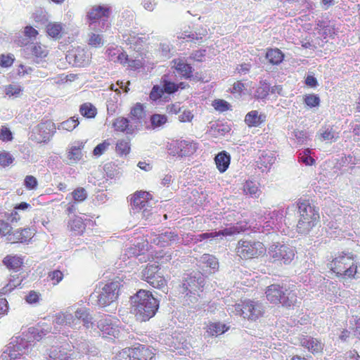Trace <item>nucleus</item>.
I'll return each mask as SVG.
<instances>
[{"mask_svg":"<svg viewBox=\"0 0 360 360\" xmlns=\"http://www.w3.org/2000/svg\"><path fill=\"white\" fill-rule=\"evenodd\" d=\"M204 278L199 274H195L194 276H188L183 281L182 288L187 291L186 296L192 297L191 301L193 302L197 301V297L195 296L201 291V288L204 285Z\"/></svg>","mask_w":360,"mask_h":360,"instance_id":"nucleus-12","label":"nucleus"},{"mask_svg":"<svg viewBox=\"0 0 360 360\" xmlns=\"http://www.w3.org/2000/svg\"><path fill=\"white\" fill-rule=\"evenodd\" d=\"M112 126L115 131L124 132L126 134H132L127 117H120L116 118L112 123Z\"/></svg>","mask_w":360,"mask_h":360,"instance_id":"nucleus-30","label":"nucleus"},{"mask_svg":"<svg viewBox=\"0 0 360 360\" xmlns=\"http://www.w3.org/2000/svg\"><path fill=\"white\" fill-rule=\"evenodd\" d=\"M152 199V195L146 191H137L131 198V205L133 213H139L143 207L149 205V200Z\"/></svg>","mask_w":360,"mask_h":360,"instance_id":"nucleus-17","label":"nucleus"},{"mask_svg":"<svg viewBox=\"0 0 360 360\" xmlns=\"http://www.w3.org/2000/svg\"><path fill=\"white\" fill-rule=\"evenodd\" d=\"M310 150L306 149L300 154V161L304 163L306 165H311L314 162V160L309 155Z\"/></svg>","mask_w":360,"mask_h":360,"instance_id":"nucleus-60","label":"nucleus"},{"mask_svg":"<svg viewBox=\"0 0 360 360\" xmlns=\"http://www.w3.org/2000/svg\"><path fill=\"white\" fill-rule=\"evenodd\" d=\"M79 122L78 120V117H72L61 123H60L58 126V129L65 130L68 131H72L76 127L78 126Z\"/></svg>","mask_w":360,"mask_h":360,"instance_id":"nucleus-40","label":"nucleus"},{"mask_svg":"<svg viewBox=\"0 0 360 360\" xmlns=\"http://www.w3.org/2000/svg\"><path fill=\"white\" fill-rule=\"evenodd\" d=\"M296 207L299 213L297 231L301 234H307L319 221V208L306 199H299Z\"/></svg>","mask_w":360,"mask_h":360,"instance_id":"nucleus-2","label":"nucleus"},{"mask_svg":"<svg viewBox=\"0 0 360 360\" xmlns=\"http://www.w3.org/2000/svg\"><path fill=\"white\" fill-rule=\"evenodd\" d=\"M163 94L164 91H162V87L158 85H155L150 93L149 97L152 101H155L160 98Z\"/></svg>","mask_w":360,"mask_h":360,"instance_id":"nucleus-58","label":"nucleus"},{"mask_svg":"<svg viewBox=\"0 0 360 360\" xmlns=\"http://www.w3.org/2000/svg\"><path fill=\"white\" fill-rule=\"evenodd\" d=\"M304 101L307 105L310 108L316 107L319 105L320 98L318 96L314 94L306 95Z\"/></svg>","mask_w":360,"mask_h":360,"instance_id":"nucleus-55","label":"nucleus"},{"mask_svg":"<svg viewBox=\"0 0 360 360\" xmlns=\"http://www.w3.org/2000/svg\"><path fill=\"white\" fill-rule=\"evenodd\" d=\"M80 113L85 117L93 118L97 113L96 108L91 103L82 104L79 108Z\"/></svg>","mask_w":360,"mask_h":360,"instance_id":"nucleus-41","label":"nucleus"},{"mask_svg":"<svg viewBox=\"0 0 360 360\" xmlns=\"http://www.w3.org/2000/svg\"><path fill=\"white\" fill-rule=\"evenodd\" d=\"M63 26L60 23L51 22L46 26L48 34L52 37H59L62 31Z\"/></svg>","mask_w":360,"mask_h":360,"instance_id":"nucleus-44","label":"nucleus"},{"mask_svg":"<svg viewBox=\"0 0 360 360\" xmlns=\"http://www.w3.org/2000/svg\"><path fill=\"white\" fill-rule=\"evenodd\" d=\"M129 116L146 122V113L143 104L137 103L131 108Z\"/></svg>","mask_w":360,"mask_h":360,"instance_id":"nucleus-37","label":"nucleus"},{"mask_svg":"<svg viewBox=\"0 0 360 360\" xmlns=\"http://www.w3.org/2000/svg\"><path fill=\"white\" fill-rule=\"evenodd\" d=\"M228 328H229L226 327L225 324L219 322H215L207 326V332L212 336H217L223 334L228 330Z\"/></svg>","mask_w":360,"mask_h":360,"instance_id":"nucleus-38","label":"nucleus"},{"mask_svg":"<svg viewBox=\"0 0 360 360\" xmlns=\"http://www.w3.org/2000/svg\"><path fill=\"white\" fill-rule=\"evenodd\" d=\"M130 145L128 141L121 140L116 145V151L120 155H127L129 153Z\"/></svg>","mask_w":360,"mask_h":360,"instance_id":"nucleus-52","label":"nucleus"},{"mask_svg":"<svg viewBox=\"0 0 360 360\" xmlns=\"http://www.w3.org/2000/svg\"><path fill=\"white\" fill-rule=\"evenodd\" d=\"M83 142H77L72 146L67 153L69 165H73L79 161L82 158V149L84 148Z\"/></svg>","mask_w":360,"mask_h":360,"instance_id":"nucleus-23","label":"nucleus"},{"mask_svg":"<svg viewBox=\"0 0 360 360\" xmlns=\"http://www.w3.org/2000/svg\"><path fill=\"white\" fill-rule=\"evenodd\" d=\"M172 63H174L173 67L178 73L186 79L192 77L193 68L189 64L179 58L174 60Z\"/></svg>","mask_w":360,"mask_h":360,"instance_id":"nucleus-25","label":"nucleus"},{"mask_svg":"<svg viewBox=\"0 0 360 360\" xmlns=\"http://www.w3.org/2000/svg\"><path fill=\"white\" fill-rule=\"evenodd\" d=\"M13 228L11 224L6 220L0 219V235L2 236H6L11 235V231Z\"/></svg>","mask_w":360,"mask_h":360,"instance_id":"nucleus-49","label":"nucleus"},{"mask_svg":"<svg viewBox=\"0 0 360 360\" xmlns=\"http://www.w3.org/2000/svg\"><path fill=\"white\" fill-rule=\"evenodd\" d=\"M24 185L27 188L30 190H34L37 188L38 181L34 176L32 175H28L26 176V177L25 178Z\"/></svg>","mask_w":360,"mask_h":360,"instance_id":"nucleus-57","label":"nucleus"},{"mask_svg":"<svg viewBox=\"0 0 360 360\" xmlns=\"http://www.w3.org/2000/svg\"><path fill=\"white\" fill-rule=\"evenodd\" d=\"M283 53L278 49H271L267 51L266 58L273 65H278L283 60Z\"/></svg>","mask_w":360,"mask_h":360,"instance_id":"nucleus-34","label":"nucleus"},{"mask_svg":"<svg viewBox=\"0 0 360 360\" xmlns=\"http://www.w3.org/2000/svg\"><path fill=\"white\" fill-rule=\"evenodd\" d=\"M129 348H125L116 355V360H130Z\"/></svg>","mask_w":360,"mask_h":360,"instance_id":"nucleus-64","label":"nucleus"},{"mask_svg":"<svg viewBox=\"0 0 360 360\" xmlns=\"http://www.w3.org/2000/svg\"><path fill=\"white\" fill-rule=\"evenodd\" d=\"M131 311L139 321H146L153 317L159 307V302L151 292L140 290L131 297Z\"/></svg>","mask_w":360,"mask_h":360,"instance_id":"nucleus-1","label":"nucleus"},{"mask_svg":"<svg viewBox=\"0 0 360 360\" xmlns=\"http://www.w3.org/2000/svg\"><path fill=\"white\" fill-rule=\"evenodd\" d=\"M31 233L30 229H18L11 233V235L6 238V240L12 243H25L31 238Z\"/></svg>","mask_w":360,"mask_h":360,"instance_id":"nucleus-24","label":"nucleus"},{"mask_svg":"<svg viewBox=\"0 0 360 360\" xmlns=\"http://www.w3.org/2000/svg\"><path fill=\"white\" fill-rule=\"evenodd\" d=\"M158 240V244L161 246L169 245L172 243L176 242L179 240L177 233L172 231H166L162 233L157 238Z\"/></svg>","mask_w":360,"mask_h":360,"instance_id":"nucleus-28","label":"nucleus"},{"mask_svg":"<svg viewBox=\"0 0 360 360\" xmlns=\"http://www.w3.org/2000/svg\"><path fill=\"white\" fill-rule=\"evenodd\" d=\"M300 342L302 347H306L312 353H318L323 349V344L316 338L308 336H302Z\"/></svg>","mask_w":360,"mask_h":360,"instance_id":"nucleus-22","label":"nucleus"},{"mask_svg":"<svg viewBox=\"0 0 360 360\" xmlns=\"http://www.w3.org/2000/svg\"><path fill=\"white\" fill-rule=\"evenodd\" d=\"M142 279L155 288H166L167 281L157 264H148L141 272Z\"/></svg>","mask_w":360,"mask_h":360,"instance_id":"nucleus-7","label":"nucleus"},{"mask_svg":"<svg viewBox=\"0 0 360 360\" xmlns=\"http://www.w3.org/2000/svg\"><path fill=\"white\" fill-rule=\"evenodd\" d=\"M32 350V344L26 339L17 337L8 344L7 349L2 353V360H25L27 355Z\"/></svg>","mask_w":360,"mask_h":360,"instance_id":"nucleus-6","label":"nucleus"},{"mask_svg":"<svg viewBox=\"0 0 360 360\" xmlns=\"http://www.w3.org/2000/svg\"><path fill=\"white\" fill-rule=\"evenodd\" d=\"M111 8L108 5L94 6L87 13L86 19L90 29L95 32H102L109 27L108 18Z\"/></svg>","mask_w":360,"mask_h":360,"instance_id":"nucleus-3","label":"nucleus"},{"mask_svg":"<svg viewBox=\"0 0 360 360\" xmlns=\"http://www.w3.org/2000/svg\"><path fill=\"white\" fill-rule=\"evenodd\" d=\"M68 226L75 235H81L85 230L86 225L82 217L76 216L70 221Z\"/></svg>","mask_w":360,"mask_h":360,"instance_id":"nucleus-32","label":"nucleus"},{"mask_svg":"<svg viewBox=\"0 0 360 360\" xmlns=\"http://www.w3.org/2000/svg\"><path fill=\"white\" fill-rule=\"evenodd\" d=\"M200 262L205 264L212 269H217L219 267V263L217 258L209 254H204L200 257Z\"/></svg>","mask_w":360,"mask_h":360,"instance_id":"nucleus-42","label":"nucleus"},{"mask_svg":"<svg viewBox=\"0 0 360 360\" xmlns=\"http://www.w3.org/2000/svg\"><path fill=\"white\" fill-rule=\"evenodd\" d=\"M245 121L249 126L257 127L264 120L262 119V116L258 115L257 111L252 110L246 115Z\"/></svg>","mask_w":360,"mask_h":360,"instance_id":"nucleus-39","label":"nucleus"},{"mask_svg":"<svg viewBox=\"0 0 360 360\" xmlns=\"http://www.w3.org/2000/svg\"><path fill=\"white\" fill-rule=\"evenodd\" d=\"M3 263L8 269L18 270L23 264V259L18 255H7L4 258Z\"/></svg>","mask_w":360,"mask_h":360,"instance_id":"nucleus-29","label":"nucleus"},{"mask_svg":"<svg viewBox=\"0 0 360 360\" xmlns=\"http://www.w3.org/2000/svg\"><path fill=\"white\" fill-rule=\"evenodd\" d=\"M332 263L338 273L343 272L345 275L353 276L356 272V266L353 264L351 257L345 255H340L336 257Z\"/></svg>","mask_w":360,"mask_h":360,"instance_id":"nucleus-15","label":"nucleus"},{"mask_svg":"<svg viewBox=\"0 0 360 360\" xmlns=\"http://www.w3.org/2000/svg\"><path fill=\"white\" fill-rule=\"evenodd\" d=\"M321 136L325 141L336 140L338 138V134L330 126L323 127Z\"/></svg>","mask_w":360,"mask_h":360,"instance_id":"nucleus-43","label":"nucleus"},{"mask_svg":"<svg viewBox=\"0 0 360 360\" xmlns=\"http://www.w3.org/2000/svg\"><path fill=\"white\" fill-rule=\"evenodd\" d=\"M243 193L252 198H258L261 193L258 185L256 182L246 181L243 186Z\"/></svg>","mask_w":360,"mask_h":360,"instance_id":"nucleus-31","label":"nucleus"},{"mask_svg":"<svg viewBox=\"0 0 360 360\" xmlns=\"http://www.w3.org/2000/svg\"><path fill=\"white\" fill-rule=\"evenodd\" d=\"M167 122V117L165 115L154 114L150 117V122L153 128L162 126Z\"/></svg>","mask_w":360,"mask_h":360,"instance_id":"nucleus-45","label":"nucleus"},{"mask_svg":"<svg viewBox=\"0 0 360 360\" xmlns=\"http://www.w3.org/2000/svg\"><path fill=\"white\" fill-rule=\"evenodd\" d=\"M127 118L129 123V129H131L130 130L131 131L132 134L140 130L146 122L141 120H136V118H134L131 116H129Z\"/></svg>","mask_w":360,"mask_h":360,"instance_id":"nucleus-46","label":"nucleus"},{"mask_svg":"<svg viewBox=\"0 0 360 360\" xmlns=\"http://www.w3.org/2000/svg\"><path fill=\"white\" fill-rule=\"evenodd\" d=\"M270 91V86L266 82H261V85L256 90V96L258 98H265Z\"/></svg>","mask_w":360,"mask_h":360,"instance_id":"nucleus-47","label":"nucleus"},{"mask_svg":"<svg viewBox=\"0 0 360 360\" xmlns=\"http://www.w3.org/2000/svg\"><path fill=\"white\" fill-rule=\"evenodd\" d=\"M236 314L244 319L255 321L263 314V307L261 303L251 300L245 301L234 306Z\"/></svg>","mask_w":360,"mask_h":360,"instance_id":"nucleus-9","label":"nucleus"},{"mask_svg":"<svg viewBox=\"0 0 360 360\" xmlns=\"http://www.w3.org/2000/svg\"><path fill=\"white\" fill-rule=\"evenodd\" d=\"M48 278L52 282L53 285H56L63 280V274L59 270H54L49 272Z\"/></svg>","mask_w":360,"mask_h":360,"instance_id":"nucleus-50","label":"nucleus"},{"mask_svg":"<svg viewBox=\"0 0 360 360\" xmlns=\"http://www.w3.org/2000/svg\"><path fill=\"white\" fill-rule=\"evenodd\" d=\"M214 161L217 168L222 173L228 169L230 165L231 157L227 152L223 150L216 155Z\"/></svg>","mask_w":360,"mask_h":360,"instance_id":"nucleus-26","label":"nucleus"},{"mask_svg":"<svg viewBox=\"0 0 360 360\" xmlns=\"http://www.w3.org/2000/svg\"><path fill=\"white\" fill-rule=\"evenodd\" d=\"M236 254L241 259H251L262 255L265 248L262 243L259 241H248L240 240L236 248Z\"/></svg>","mask_w":360,"mask_h":360,"instance_id":"nucleus-8","label":"nucleus"},{"mask_svg":"<svg viewBox=\"0 0 360 360\" xmlns=\"http://www.w3.org/2000/svg\"><path fill=\"white\" fill-rule=\"evenodd\" d=\"M265 293L270 302L280 303L285 307L293 306L297 301V293L294 290L286 289L276 284L269 285Z\"/></svg>","mask_w":360,"mask_h":360,"instance_id":"nucleus-5","label":"nucleus"},{"mask_svg":"<svg viewBox=\"0 0 360 360\" xmlns=\"http://www.w3.org/2000/svg\"><path fill=\"white\" fill-rule=\"evenodd\" d=\"M110 143L108 140H105L103 142L97 145L93 151L95 156L101 155L110 146Z\"/></svg>","mask_w":360,"mask_h":360,"instance_id":"nucleus-56","label":"nucleus"},{"mask_svg":"<svg viewBox=\"0 0 360 360\" xmlns=\"http://www.w3.org/2000/svg\"><path fill=\"white\" fill-rule=\"evenodd\" d=\"M72 314L58 313L56 314L53 323L59 326L68 325L72 328Z\"/></svg>","mask_w":360,"mask_h":360,"instance_id":"nucleus-36","label":"nucleus"},{"mask_svg":"<svg viewBox=\"0 0 360 360\" xmlns=\"http://www.w3.org/2000/svg\"><path fill=\"white\" fill-rule=\"evenodd\" d=\"M121 286L122 285L118 281L101 284L90 297L92 300H96L99 307H105L117 300Z\"/></svg>","mask_w":360,"mask_h":360,"instance_id":"nucleus-4","label":"nucleus"},{"mask_svg":"<svg viewBox=\"0 0 360 360\" xmlns=\"http://www.w3.org/2000/svg\"><path fill=\"white\" fill-rule=\"evenodd\" d=\"M14 158L7 152H4L0 154V165L3 167L8 166L13 161Z\"/></svg>","mask_w":360,"mask_h":360,"instance_id":"nucleus-59","label":"nucleus"},{"mask_svg":"<svg viewBox=\"0 0 360 360\" xmlns=\"http://www.w3.org/2000/svg\"><path fill=\"white\" fill-rule=\"evenodd\" d=\"M97 327L102 333L103 337L107 335L116 337L119 333L117 327L112 323L111 317L108 316L100 319L97 323Z\"/></svg>","mask_w":360,"mask_h":360,"instance_id":"nucleus-19","label":"nucleus"},{"mask_svg":"<svg viewBox=\"0 0 360 360\" xmlns=\"http://www.w3.org/2000/svg\"><path fill=\"white\" fill-rule=\"evenodd\" d=\"M198 144L189 140L172 141L167 146L169 153L173 156L177 155L180 157L190 156L193 155L198 148Z\"/></svg>","mask_w":360,"mask_h":360,"instance_id":"nucleus-11","label":"nucleus"},{"mask_svg":"<svg viewBox=\"0 0 360 360\" xmlns=\"http://www.w3.org/2000/svg\"><path fill=\"white\" fill-rule=\"evenodd\" d=\"M13 63V58L11 56H0V65L3 67H10Z\"/></svg>","mask_w":360,"mask_h":360,"instance_id":"nucleus-63","label":"nucleus"},{"mask_svg":"<svg viewBox=\"0 0 360 360\" xmlns=\"http://www.w3.org/2000/svg\"><path fill=\"white\" fill-rule=\"evenodd\" d=\"M212 106L214 109L219 112H224L230 109V104L222 99H216L212 103Z\"/></svg>","mask_w":360,"mask_h":360,"instance_id":"nucleus-48","label":"nucleus"},{"mask_svg":"<svg viewBox=\"0 0 360 360\" xmlns=\"http://www.w3.org/2000/svg\"><path fill=\"white\" fill-rule=\"evenodd\" d=\"M25 51L37 59H42L47 56L48 50L46 46L38 43L26 44Z\"/></svg>","mask_w":360,"mask_h":360,"instance_id":"nucleus-21","label":"nucleus"},{"mask_svg":"<svg viewBox=\"0 0 360 360\" xmlns=\"http://www.w3.org/2000/svg\"><path fill=\"white\" fill-rule=\"evenodd\" d=\"M72 195L75 201L82 202L86 198L87 193L84 188L79 187L72 191Z\"/></svg>","mask_w":360,"mask_h":360,"instance_id":"nucleus-54","label":"nucleus"},{"mask_svg":"<svg viewBox=\"0 0 360 360\" xmlns=\"http://www.w3.org/2000/svg\"><path fill=\"white\" fill-rule=\"evenodd\" d=\"M91 54L83 48L77 47L70 51L66 56L69 63L76 67H85L89 65Z\"/></svg>","mask_w":360,"mask_h":360,"instance_id":"nucleus-14","label":"nucleus"},{"mask_svg":"<svg viewBox=\"0 0 360 360\" xmlns=\"http://www.w3.org/2000/svg\"><path fill=\"white\" fill-rule=\"evenodd\" d=\"M283 214L281 213H279V212H273L271 214L270 220L265 222L264 227H266L267 230H278L280 229L279 223L281 222Z\"/></svg>","mask_w":360,"mask_h":360,"instance_id":"nucleus-33","label":"nucleus"},{"mask_svg":"<svg viewBox=\"0 0 360 360\" xmlns=\"http://www.w3.org/2000/svg\"><path fill=\"white\" fill-rule=\"evenodd\" d=\"M72 328L76 329L77 326L82 322L86 328H89L93 325V317L89 312V309L85 307L78 308L72 314Z\"/></svg>","mask_w":360,"mask_h":360,"instance_id":"nucleus-18","label":"nucleus"},{"mask_svg":"<svg viewBox=\"0 0 360 360\" xmlns=\"http://www.w3.org/2000/svg\"><path fill=\"white\" fill-rule=\"evenodd\" d=\"M160 84L164 93L169 94H174L179 89V86L174 82H171L169 79V76L166 75L162 77Z\"/></svg>","mask_w":360,"mask_h":360,"instance_id":"nucleus-35","label":"nucleus"},{"mask_svg":"<svg viewBox=\"0 0 360 360\" xmlns=\"http://www.w3.org/2000/svg\"><path fill=\"white\" fill-rule=\"evenodd\" d=\"M22 88L18 84H9L5 87V94L8 96H18Z\"/></svg>","mask_w":360,"mask_h":360,"instance_id":"nucleus-51","label":"nucleus"},{"mask_svg":"<svg viewBox=\"0 0 360 360\" xmlns=\"http://www.w3.org/2000/svg\"><path fill=\"white\" fill-rule=\"evenodd\" d=\"M73 347L77 350L78 354H86L89 352V345L85 340L76 342Z\"/></svg>","mask_w":360,"mask_h":360,"instance_id":"nucleus-62","label":"nucleus"},{"mask_svg":"<svg viewBox=\"0 0 360 360\" xmlns=\"http://www.w3.org/2000/svg\"><path fill=\"white\" fill-rule=\"evenodd\" d=\"M133 350V355H135L136 360H151L154 356L152 350L144 345L134 347Z\"/></svg>","mask_w":360,"mask_h":360,"instance_id":"nucleus-27","label":"nucleus"},{"mask_svg":"<svg viewBox=\"0 0 360 360\" xmlns=\"http://www.w3.org/2000/svg\"><path fill=\"white\" fill-rule=\"evenodd\" d=\"M13 139V134L11 130L5 127H2L0 131V140L3 141H11Z\"/></svg>","mask_w":360,"mask_h":360,"instance_id":"nucleus-61","label":"nucleus"},{"mask_svg":"<svg viewBox=\"0 0 360 360\" xmlns=\"http://www.w3.org/2000/svg\"><path fill=\"white\" fill-rule=\"evenodd\" d=\"M51 360H72L77 358V354L73 352L68 353L67 349L61 347H52L49 352Z\"/></svg>","mask_w":360,"mask_h":360,"instance_id":"nucleus-20","label":"nucleus"},{"mask_svg":"<svg viewBox=\"0 0 360 360\" xmlns=\"http://www.w3.org/2000/svg\"><path fill=\"white\" fill-rule=\"evenodd\" d=\"M295 252L292 247L285 244H273L269 248V256L274 261L283 262L284 264H288L293 260Z\"/></svg>","mask_w":360,"mask_h":360,"instance_id":"nucleus-10","label":"nucleus"},{"mask_svg":"<svg viewBox=\"0 0 360 360\" xmlns=\"http://www.w3.org/2000/svg\"><path fill=\"white\" fill-rule=\"evenodd\" d=\"M88 44L90 46H92L94 47L101 46L103 44V41L101 35L95 34V33H91L89 34Z\"/></svg>","mask_w":360,"mask_h":360,"instance_id":"nucleus-53","label":"nucleus"},{"mask_svg":"<svg viewBox=\"0 0 360 360\" xmlns=\"http://www.w3.org/2000/svg\"><path fill=\"white\" fill-rule=\"evenodd\" d=\"M236 233H238V228L237 227H230V228H226L223 230H220L219 231H212L210 233H203L198 235H192V234H188L187 236L189 238L188 240H192L195 243H197L198 242H201L204 240H208L210 238H214L218 236H231L233 234H235Z\"/></svg>","mask_w":360,"mask_h":360,"instance_id":"nucleus-16","label":"nucleus"},{"mask_svg":"<svg viewBox=\"0 0 360 360\" xmlns=\"http://www.w3.org/2000/svg\"><path fill=\"white\" fill-rule=\"evenodd\" d=\"M53 127L54 124L51 121L40 122L32 129L30 139L37 143L46 142L51 136Z\"/></svg>","mask_w":360,"mask_h":360,"instance_id":"nucleus-13","label":"nucleus"}]
</instances>
